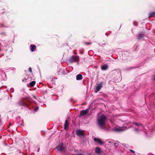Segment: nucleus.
<instances>
[{
    "label": "nucleus",
    "instance_id": "0eeeda50",
    "mask_svg": "<svg viewBox=\"0 0 155 155\" xmlns=\"http://www.w3.org/2000/svg\"><path fill=\"white\" fill-rule=\"evenodd\" d=\"M95 152L97 153L98 154H101L103 153L101 148L98 147H97L95 148Z\"/></svg>",
    "mask_w": 155,
    "mask_h": 155
},
{
    "label": "nucleus",
    "instance_id": "6ab92c4d",
    "mask_svg": "<svg viewBox=\"0 0 155 155\" xmlns=\"http://www.w3.org/2000/svg\"><path fill=\"white\" fill-rule=\"evenodd\" d=\"M28 71L29 72L32 73V70H31V68H29L28 69Z\"/></svg>",
    "mask_w": 155,
    "mask_h": 155
},
{
    "label": "nucleus",
    "instance_id": "f257e3e1",
    "mask_svg": "<svg viewBox=\"0 0 155 155\" xmlns=\"http://www.w3.org/2000/svg\"><path fill=\"white\" fill-rule=\"evenodd\" d=\"M97 122L99 126L101 128H104L105 127V122L106 118L105 115H102L99 116V114H98Z\"/></svg>",
    "mask_w": 155,
    "mask_h": 155
},
{
    "label": "nucleus",
    "instance_id": "6e6552de",
    "mask_svg": "<svg viewBox=\"0 0 155 155\" xmlns=\"http://www.w3.org/2000/svg\"><path fill=\"white\" fill-rule=\"evenodd\" d=\"M94 140L95 142L98 143L101 145H103L104 144L103 142L100 139L95 138H94Z\"/></svg>",
    "mask_w": 155,
    "mask_h": 155
},
{
    "label": "nucleus",
    "instance_id": "4be33fe9",
    "mask_svg": "<svg viewBox=\"0 0 155 155\" xmlns=\"http://www.w3.org/2000/svg\"><path fill=\"white\" fill-rule=\"evenodd\" d=\"M130 152H132L133 153H134V151L132 150H130Z\"/></svg>",
    "mask_w": 155,
    "mask_h": 155
},
{
    "label": "nucleus",
    "instance_id": "f8f14e48",
    "mask_svg": "<svg viewBox=\"0 0 155 155\" xmlns=\"http://www.w3.org/2000/svg\"><path fill=\"white\" fill-rule=\"evenodd\" d=\"M108 68V66L107 65H104L101 67V69L103 70H106Z\"/></svg>",
    "mask_w": 155,
    "mask_h": 155
},
{
    "label": "nucleus",
    "instance_id": "9d476101",
    "mask_svg": "<svg viewBox=\"0 0 155 155\" xmlns=\"http://www.w3.org/2000/svg\"><path fill=\"white\" fill-rule=\"evenodd\" d=\"M82 79V76L81 74H78L77 75L76 79L77 80H81Z\"/></svg>",
    "mask_w": 155,
    "mask_h": 155
},
{
    "label": "nucleus",
    "instance_id": "f3484780",
    "mask_svg": "<svg viewBox=\"0 0 155 155\" xmlns=\"http://www.w3.org/2000/svg\"><path fill=\"white\" fill-rule=\"evenodd\" d=\"M133 124L134 125L135 124L137 126L142 125L141 124H140L139 123H137L136 122L133 123Z\"/></svg>",
    "mask_w": 155,
    "mask_h": 155
},
{
    "label": "nucleus",
    "instance_id": "dca6fc26",
    "mask_svg": "<svg viewBox=\"0 0 155 155\" xmlns=\"http://www.w3.org/2000/svg\"><path fill=\"white\" fill-rule=\"evenodd\" d=\"M143 36V35L142 34H139L138 35V39H140L142 38Z\"/></svg>",
    "mask_w": 155,
    "mask_h": 155
},
{
    "label": "nucleus",
    "instance_id": "39448f33",
    "mask_svg": "<svg viewBox=\"0 0 155 155\" xmlns=\"http://www.w3.org/2000/svg\"><path fill=\"white\" fill-rule=\"evenodd\" d=\"M84 132L81 130H78L76 131L77 135L79 136H83L84 135Z\"/></svg>",
    "mask_w": 155,
    "mask_h": 155
},
{
    "label": "nucleus",
    "instance_id": "423d86ee",
    "mask_svg": "<svg viewBox=\"0 0 155 155\" xmlns=\"http://www.w3.org/2000/svg\"><path fill=\"white\" fill-rule=\"evenodd\" d=\"M57 150L58 151H62L64 150V148L63 146L62 143L60 144L57 147Z\"/></svg>",
    "mask_w": 155,
    "mask_h": 155
},
{
    "label": "nucleus",
    "instance_id": "1a4fd4ad",
    "mask_svg": "<svg viewBox=\"0 0 155 155\" xmlns=\"http://www.w3.org/2000/svg\"><path fill=\"white\" fill-rule=\"evenodd\" d=\"M88 112V110H86L82 111L81 112V115L83 116L86 114Z\"/></svg>",
    "mask_w": 155,
    "mask_h": 155
},
{
    "label": "nucleus",
    "instance_id": "20e7f679",
    "mask_svg": "<svg viewBox=\"0 0 155 155\" xmlns=\"http://www.w3.org/2000/svg\"><path fill=\"white\" fill-rule=\"evenodd\" d=\"M102 83H101L97 85L95 89V92L97 93L100 90L102 87Z\"/></svg>",
    "mask_w": 155,
    "mask_h": 155
},
{
    "label": "nucleus",
    "instance_id": "a211bd4d",
    "mask_svg": "<svg viewBox=\"0 0 155 155\" xmlns=\"http://www.w3.org/2000/svg\"><path fill=\"white\" fill-rule=\"evenodd\" d=\"M38 107H36L35 108V109H34V110L35 111H37L38 110Z\"/></svg>",
    "mask_w": 155,
    "mask_h": 155
},
{
    "label": "nucleus",
    "instance_id": "9b49d317",
    "mask_svg": "<svg viewBox=\"0 0 155 155\" xmlns=\"http://www.w3.org/2000/svg\"><path fill=\"white\" fill-rule=\"evenodd\" d=\"M64 129H66L67 128H68L69 126V124L68 123V121L67 120H66L65 121V124H64Z\"/></svg>",
    "mask_w": 155,
    "mask_h": 155
},
{
    "label": "nucleus",
    "instance_id": "f03ea898",
    "mask_svg": "<svg viewBox=\"0 0 155 155\" xmlns=\"http://www.w3.org/2000/svg\"><path fill=\"white\" fill-rule=\"evenodd\" d=\"M126 128V127H115L114 130L116 132H120V131H122L126 129L125 128Z\"/></svg>",
    "mask_w": 155,
    "mask_h": 155
},
{
    "label": "nucleus",
    "instance_id": "412c9836",
    "mask_svg": "<svg viewBox=\"0 0 155 155\" xmlns=\"http://www.w3.org/2000/svg\"><path fill=\"white\" fill-rule=\"evenodd\" d=\"M20 104L21 105L24 106V104H25V103H24V102H22Z\"/></svg>",
    "mask_w": 155,
    "mask_h": 155
},
{
    "label": "nucleus",
    "instance_id": "b1692460",
    "mask_svg": "<svg viewBox=\"0 0 155 155\" xmlns=\"http://www.w3.org/2000/svg\"><path fill=\"white\" fill-rule=\"evenodd\" d=\"M116 143H115V144H114V145H115V146H116Z\"/></svg>",
    "mask_w": 155,
    "mask_h": 155
},
{
    "label": "nucleus",
    "instance_id": "ddd939ff",
    "mask_svg": "<svg viewBox=\"0 0 155 155\" xmlns=\"http://www.w3.org/2000/svg\"><path fill=\"white\" fill-rule=\"evenodd\" d=\"M35 48H36V46L35 45H32L31 46V51L32 52H33V51H34V49H35Z\"/></svg>",
    "mask_w": 155,
    "mask_h": 155
},
{
    "label": "nucleus",
    "instance_id": "4468645a",
    "mask_svg": "<svg viewBox=\"0 0 155 155\" xmlns=\"http://www.w3.org/2000/svg\"><path fill=\"white\" fill-rule=\"evenodd\" d=\"M35 81H34L31 82L29 84V85L31 87L35 85Z\"/></svg>",
    "mask_w": 155,
    "mask_h": 155
},
{
    "label": "nucleus",
    "instance_id": "5701e85b",
    "mask_svg": "<svg viewBox=\"0 0 155 155\" xmlns=\"http://www.w3.org/2000/svg\"><path fill=\"white\" fill-rule=\"evenodd\" d=\"M77 155H84L81 154H77Z\"/></svg>",
    "mask_w": 155,
    "mask_h": 155
},
{
    "label": "nucleus",
    "instance_id": "7ed1b4c3",
    "mask_svg": "<svg viewBox=\"0 0 155 155\" xmlns=\"http://www.w3.org/2000/svg\"><path fill=\"white\" fill-rule=\"evenodd\" d=\"M79 57L78 56H72L69 59V61L71 62H73L75 61H77Z\"/></svg>",
    "mask_w": 155,
    "mask_h": 155
},
{
    "label": "nucleus",
    "instance_id": "aec40b11",
    "mask_svg": "<svg viewBox=\"0 0 155 155\" xmlns=\"http://www.w3.org/2000/svg\"><path fill=\"white\" fill-rule=\"evenodd\" d=\"M134 130L136 132H138V130L137 128H135L134 129Z\"/></svg>",
    "mask_w": 155,
    "mask_h": 155
},
{
    "label": "nucleus",
    "instance_id": "2eb2a0df",
    "mask_svg": "<svg viewBox=\"0 0 155 155\" xmlns=\"http://www.w3.org/2000/svg\"><path fill=\"white\" fill-rule=\"evenodd\" d=\"M155 12H152L150 14V15H149L150 17H155Z\"/></svg>",
    "mask_w": 155,
    "mask_h": 155
}]
</instances>
